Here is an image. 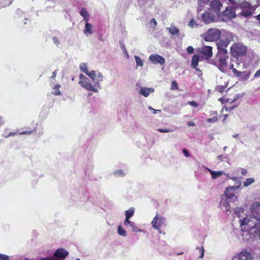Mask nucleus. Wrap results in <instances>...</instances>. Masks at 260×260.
<instances>
[{"label": "nucleus", "instance_id": "f257e3e1", "mask_svg": "<svg viewBox=\"0 0 260 260\" xmlns=\"http://www.w3.org/2000/svg\"><path fill=\"white\" fill-rule=\"evenodd\" d=\"M233 181L236 182V185L226 187L224 194L221 196V200L220 205L222 207L225 208L226 211H231V209L233 208L230 204L237 200V197L235 196V191L240 188L241 186V181L239 178L234 177L232 178Z\"/></svg>", "mask_w": 260, "mask_h": 260}, {"label": "nucleus", "instance_id": "f03ea898", "mask_svg": "<svg viewBox=\"0 0 260 260\" xmlns=\"http://www.w3.org/2000/svg\"><path fill=\"white\" fill-rule=\"evenodd\" d=\"M239 221L243 231H248L250 234L260 238V222L253 224V221L247 217L240 219Z\"/></svg>", "mask_w": 260, "mask_h": 260}, {"label": "nucleus", "instance_id": "7ed1b4c3", "mask_svg": "<svg viewBox=\"0 0 260 260\" xmlns=\"http://www.w3.org/2000/svg\"><path fill=\"white\" fill-rule=\"evenodd\" d=\"M228 54L217 53L216 57L212 60V63L217 67L222 73L226 72Z\"/></svg>", "mask_w": 260, "mask_h": 260}, {"label": "nucleus", "instance_id": "20e7f679", "mask_svg": "<svg viewBox=\"0 0 260 260\" xmlns=\"http://www.w3.org/2000/svg\"><path fill=\"white\" fill-rule=\"evenodd\" d=\"M236 8L241 9V12L238 14V15L245 17L251 16L255 10L254 6H251L250 4L246 1L239 3Z\"/></svg>", "mask_w": 260, "mask_h": 260}, {"label": "nucleus", "instance_id": "39448f33", "mask_svg": "<svg viewBox=\"0 0 260 260\" xmlns=\"http://www.w3.org/2000/svg\"><path fill=\"white\" fill-rule=\"evenodd\" d=\"M219 20L226 22L236 17V15L235 9L232 7H227L225 10L218 14Z\"/></svg>", "mask_w": 260, "mask_h": 260}, {"label": "nucleus", "instance_id": "423d86ee", "mask_svg": "<svg viewBox=\"0 0 260 260\" xmlns=\"http://www.w3.org/2000/svg\"><path fill=\"white\" fill-rule=\"evenodd\" d=\"M221 35V30L216 28H211L205 34L204 40L207 42L217 41Z\"/></svg>", "mask_w": 260, "mask_h": 260}, {"label": "nucleus", "instance_id": "0eeeda50", "mask_svg": "<svg viewBox=\"0 0 260 260\" xmlns=\"http://www.w3.org/2000/svg\"><path fill=\"white\" fill-rule=\"evenodd\" d=\"M231 51L234 56H242L247 52V47L242 44L235 43L231 47Z\"/></svg>", "mask_w": 260, "mask_h": 260}, {"label": "nucleus", "instance_id": "6e6552de", "mask_svg": "<svg viewBox=\"0 0 260 260\" xmlns=\"http://www.w3.org/2000/svg\"><path fill=\"white\" fill-rule=\"evenodd\" d=\"M80 81L79 82V84L83 88H85L87 90L91 91L96 93L99 92V90L95 88L89 81L88 78L81 74L79 76Z\"/></svg>", "mask_w": 260, "mask_h": 260}, {"label": "nucleus", "instance_id": "1a4fd4ad", "mask_svg": "<svg viewBox=\"0 0 260 260\" xmlns=\"http://www.w3.org/2000/svg\"><path fill=\"white\" fill-rule=\"evenodd\" d=\"M252 258L253 255L250 252L243 250L235 256L232 260H252Z\"/></svg>", "mask_w": 260, "mask_h": 260}, {"label": "nucleus", "instance_id": "9d476101", "mask_svg": "<svg viewBox=\"0 0 260 260\" xmlns=\"http://www.w3.org/2000/svg\"><path fill=\"white\" fill-rule=\"evenodd\" d=\"M233 73L235 76L240 78V80L243 81L247 80L250 75V72L249 71L241 72L238 71L237 69H233Z\"/></svg>", "mask_w": 260, "mask_h": 260}, {"label": "nucleus", "instance_id": "9b49d317", "mask_svg": "<svg viewBox=\"0 0 260 260\" xmlns=\"http://www.w3.org/2000/svg\"><path fill=\"white\" fill-rule=\"evenodd\" d=\"M229 43L226 41H224L222 39L220 40L216 43V46L218 49V53H224L228 54L226 47L229 45Z\"/></svg>", "mask_w": 260, "mask_h": 260}, {"label": "nucleus", "instance_id": "f8f14e48", "mask_svg": "<svg viewBox=\"0 0 260 260\" xmlns=\"http://www.w3.org/2000/svg\"><path fill=\"white\" fill-rule=\"evenodd\" d=\"M251 211L255 219L257 220H260V203L258 202L253 203L251 207Z\"/></svg>", "mask_w": 260, "mask_h": 260}, {"label": "nucleus", "instance_id": "ddd939ff", "mask_svg": "<svg viewBox=\"0 0 260 260\" xmlns=\"http://www.w3.org/2000/svg\"><path fill=\"white\" fill-rule=\"evenodd\" d=\"M149 58L150 61L154 64L159 63L160 65H163L165 63V59L162 56L157 54L150 55Z\"/></svg>", "mask_w": 260, "mask_h": 260}, {"label": "nucleus", "instance_id": "4468645a", "mask_svg": "<svg viewBox=\"0 0 260 260\" xmlns=\"http://www.w3.org/2000/svg\"><path fill=\"white\" fill-rule=\"evenodd\" d=\"M164 222L165 218L162 217H158L156 215L151 221L152 226L155 229L159 230Z\"/></svg>", "mask_w": 260, "mask_h": 260}, {"label": "nucleus", "instance_id": "2eb2a0df", "mask_svg": "<svg viewBox=\"0 0 260 260\" xmlns=\"http://www.w3.org/2000/svg\"><path fill=\"white\" fill-rule=\"evenodd\" d=\"M222 5L219 0H212L210 3V9L216 12L217 14L220 12Z\"/></svg>", "mask_w": 260, "mask_h": 260}, {"label": "nucleus", "instance_id": "dca6fc26", "mask_svg": "<svg viewBox=\"0 0 260 260\" xmlns=\"http://www.w3.org/2000/svg\"><path fill=\"white\" fill-rule=\"evenodd\" d=\"M221 37L224 38L222 39L223 40L226 41L229 43H230L231 41L234 40L235 35L229 31L223 29L221 30Z\"/></svg>", "mask_w": 260, "mask_h": 260}, {"label": "nucleus", "instance_id": "f3484780", "mask_svg": "<svg viewBox=\"0 0 260 260\" xmlns=\"http://www.w3.org/2000/svg\"><path fill=\"white\" fill-rule=\"evenodd\" d=\"M203 21L207 24L210 23L214 21V15L208 12H204L202 15Z\"/></svg>", "mask_w": 260, "mask_h": 260}, {"label": "nucleus", "instance_id": "a211bd4d", "mask_svg": "<svg viewBox=\"0 0 260 260\" xmlns=\"http://www.w3.org/2000/svg\"><path fill=\"white\" fill-rule=\"evenodd\" d=\"M201 53L206 56L208 59L212 56V48L210 46H205L201 48Z\"/></svg>", "mask_w": 260, "mask_h": 260}, {"label": "nucleus", "instance_id": "6ab92c4d", "mask_svg": "<svg viewBox=\"0 0 260 260\" xmlns=\"http://www.w3.org/2000/svg\"><path fill=\"white\" fill-rule=\"evenodd\" d=\"M154 91V89L153 88L142 87L139 91V94L144 96L145 97H147L151 92H153Z\"/></svg>", "mask_w": 260, "mask_h": 260}, {"label": "nucleus", "instance_id": "aec40b11", "mask_svg": "<svg viewBox=\"0 0 260 260\" xmlns=\"http://www.w3.org/2000/svg\"><path fill=\"white\" fill-rule=\"evenodd\" d=\"M205 169L208 170L211 174L212 176V178L213 179H216L218 177H220L221 175L224 174V171H212L207 168H205Z\"/></svg>", "mask_w": 260, "mask_h": 260}, {"label": "nucleus", "instance_id": "412c9836", "mask_svg": "<svg viewBox=\"0 0 260 260\" xmlns=\"http://www.w3.org/2000/svg\"><path fill=\"white\" fill-rule=\"evenodd\" d=\"M103 80V76L101 73L100 72H96V81H95V86L98 88H100L101 86L100 84V82H102Z\"/></svg>", "mask_w": 260, "mask_h": 260}, {"label": "nucleus", "instance_id": "4be33fe9", "mask_svg": "<svg viewBox=\"0 0 260 260\" xmlns=\"http://www.w3.org/2000/svg\"><path fill=\"white\" fill-rule=\"evenodd\" d=\"M80 14L83 17L85 21H88L89 18V14L86 8H82L80 12Z\"/></svg>", "mask_w": 260, "mask_h": 260}, {"label": "nucleus", "instance_id": "5701e85b", "mask_svg": "<svg viewBox=\"0 0 260 260\" xmlns=\"http://www.w3.org/2000/svg\"><path fill=\"white\" fill-rule=\"evenodd\" d=\"M169 32L172 35H176L179 34V30L178 28L174 25H172L170 27H167Z\"/></svg>", "mask_w": 260, "mask_h": 260}, {"label": "nucleus", "instance_id": "b1692460", "mask_svg": "<svg viewBox=\"0 0 260 260\" xmlns=\"http://www.w3.org/2000/svg\"><path fill=\"white\" fill-rule=\"evenodd\" d=\"M199 61V56L197 55L193 56L191 60V66L192 68H196L198 66Z\"/></svg>", "mask_w": 260, "mask_h": 260}, {"label": "nucleus", "instance_id": "393cba45", "mask_svg": "<svg viewBox=\"0 0 260 260\" xmlns=\"http://www.w3.org/2000/svg\"><path fill=\"white\" fill-rule=\"evenodd\" d=\"M86 23H85V30H84V34H86V33H89V34H92V31H91V29H92V24H91L90 23H89L88 22V21H85Z\"/></svg>", "mask_w": 260, "mask_h": 260}, {"label": "nucleus", "instance_id": "a878e982", "mask_svg": "<svg viewBox=\"0 0 260 260\" xmlns=\"http://www.w3.org/2000/svg\"><path fill=\"white\" fill-rule=\"evenodd\" d=\"M86 75L87 76H88L92 79V82L94 84V86H95L96 72L95 71H92L90 72H88Z\"/></svg>", "mask_w": 260, "mask_h": 260}, {"label": "nucleus", "instance_id": "bb28decb", "mask_svg": "<svg viewBox=\"0 0 260 260\" xmlns=\"http://www.w3.org/2000/svg\"><path fill=\"white\" fill-rule=\"evenodd\" d=\"M134 214V208H131L125 211V218H130Z\"/></svg>", "mask_w": 260, "mask_h": 260}, {"label": "nucleus", "instance_id": "cd10ccee", "mask_svg": "<svg viewBox=\"0 0 260 260\" xmlns=\"http://www.w3.org/2000/svg\"><path fill=\"white\" fill-rule=\"evenodd\" d=\"M79 68L82 72H83L86 74L88 72L87 67V64L85 63H82L80 64Z\"/></svg>", "mask_w": 260, "mask_h": 260}, {"label": "nucleus", "instance_id": "c85d7f7f", "mask_svg": "<svg viewBox=\"0 0 260 260\" xmlns=\"http://www.w3.org/2000/svg\"><path fill=\"white\" fill-rule=\"evenodd\" d=\"M254 182V179L253 178H248L243 183V185L245 187H247Z\"/></svg>", "mask_w": 260, "mask_h": 260}, {"label": "nucleus", "instance_id": "c756f323", "mask_svg": "<svg viewBox=\"0 0 260 260\" xmlns=\"http://www.w3.org/2000/svg\"><path fill=\"white\" fill-rule=\"evenodd\" d=\"M135 59L136 62V64L137 66H143V61L141 59V58L137 55H135Z\"/></svg>", "mask_w": 260, "mask_h": 260}, {"label": "nucleus", "instance_id": "7c9ffc66", "mask_svg": "<svg viewBox=\"0 0 260 260\" xmlns=\"http://www.w3.org/2000/svg\"><path fill=\"white\" fill-rule=\"evenodd\" d=\"M118 233L120 236H126V231L120 225L118 227Z\"/></svg>", "mask_w": 260, "mask_h": 260}, {"label": "nucleus", "instance_id": "2f4dec72", "mask_svg": "<svg viewBox=\"0 0 260 260\" xmlns=\"http://www.w3.org/2000/svg\"><path fill=\"white\" fill-rule=\"evenodd\" d=\"M60 85L58 84H56L54 87V89L55 90V91L53 92V94L55 95H60V91L59 90Z\"/></svg>", "mask_w": 260, "mask_h": 260}, {"label": "nucleus", "instance_id": "473e14b6", "mask_svg": "<svg viewBox=\"0 0 260 260\" xmlns=\"http://www.w3.org/2000/svg\"><path fill=\"white\" fill-rule=\"evenodd\" d=\"M239 104H235V105H233V103L232 104H231V103H230V106H228V107H226L225 108V110L226 111H229L230 112L231 111H232V110H233L234 109H235V108H236L238 106Z\"/></svg>", "mask_w": 260, "mask_h": 260}, {"label": "nucleus", "instance_id": "72a5a7b5", "mask_svg": "<svg viewBox=\"0 0 260 260\" xmlns=\"http://www.w3.org/2000/svg\"><path fill=\"white\" fill-rule=\"evenodd\" d=\"M197 249H199L201 255L199 256V258H202L204 257V248L203 246H201V247H197Z\"/></svg>", "mask_w": 260, "mask_h": 260}, {"label": "nucleus", "instance_id": "f704fd0d", "mask_svg": "<svg viewBox=\"0 0 260 260\" xmlns=\"http://www.w3.org/2000/svg\"><path fill=\"white\" fill-rule=\"evenodd\" d=\"M157 131L160 133H171L173 130L169 128H159Z\"/></svg>", "mask_w": 260, "mask_h": 260}, {"label": "nucleus", "instance_id": "c9c22d12", "mask_svg": "<svg viewBox=\"0 0 260 260\" xmlns=\"http://www.w3.org/2000/svg\"><path fill=\"white\" fill-rule=\"evenodd\" d=\"M244 93H241V94H236L235 95V98L233 100V101L232 102H231V104H232L235 101H236V100L239 99H241L242 98L243 96H244Z\"/></svg>", "mask_w": 260, "mask_h": 260}, {"label": "nucleus", "instance_id": "e433bc0d", "mask_svg": "<svg viewBox=\"0 0 260 260\" xmlns=\"http://www.w3.org/2000/svg\"><path fill=\"white\" fill-rule=\"evenodd\" d=\"M198 4L201 7H204L209 0H198Z\"/></svg>", "mask_w": 260, "mask_h": 260}, {"label": "nucleus", "instance_id": "4c0bfd02", "mask_svg": "<svg viewBox=\"0 0 260 260\" xmlns=\"http://www.w3.org/2000/svg\"><path fill=\"white\" fill-rule=\"evenodd\" d=\"M150 24L152 27H155L157 25L156 20L154 18H152L150 20Z\"/></svg>", "mask_w": 260, "mask_h": 260}, {"label": "nucleus", "instance_id": "58836bf2", "mask_svg": "<svg viewBox=\"0 0 260 260\" xmlns=\"http://www.w3.org/2000/svg\"><path fill=\"white\" fill-rule=\"evenodd\" d=\"M120 47H121L122 50L124 52V53L127 54V58H128V53L127 52V50H126V48L124 46V44L123 43H122L121 42H120Z\"/></svg>", "mask_w": 260, "mask_h": 260}, {"label": "nucleus", "instance_id": "ea45409f", "mask_svg": "<svg viewBox=\"0 0 260 260\" xmlns=\"http://www.w3.org/2000/svg\"><path fill=\"white\" fill-rule=\"evenodd\" d=\"M178 88V84L177 82L175 81H173L171 85V89H177Z\"/></svg>", "mask_w": 260, "mask_h": 260}, {"label": "nucleus", "instance_id": "a19ab883", "mask_svg": "<svg viewBox=\"0 0 260 260\" xmlns=\"http://www.w3.org/2000/svg\"><path fill=\"white\" fill-rule=\"evenodd\" d=\"M129 218H125V220L124 221V224L125 225H129L131 226L132 224L133 223V222H132L129 220Z\"/></svg>", "mask_w": 260, "mask_h": 260}, {"label": "nucleus", "instance_id": "79ce46f5", "mask_svg": "<svg viewBox=\"0 0 260 260\" xmlns=\"http://www.w3.org/2000/svg\"><path fill=\"white\" fill-rule=\"evenodd\" d=\"M0 259L1 260H9V256L7 255L0 253Z\"/></svg>", "mask_w": 260, "mask_h": 260}, {"label": "nucleus", "instance_id": "37998d69", "mask_svg": "<svg viewBox=\"0 0 260 260\" xmlns=\"http://www.w3.org/2000/svg\"><path fill=\"white\" fill-rule=\"evenodd\" d=\"M217 158L221 161H224L225 160H223V158L225 159L229 160V158L226 156H223L222 155H218L217 157Z\"/></svg>", "mask_w": 260, "mask_h": 260}, {"label": "nucleus", "instance_id": "c03bdc74", "mask_svg": "<svg viewBox=\"0 0 260 260\" xmlns=\"http://www.w3.org/2000/svg\"><path fill=\"white\" fill-rule=\"evenodd\" d=\"M132 229L133 231L137 232H140L141 231L138 229V227L135 226L134 224V223L131 225Z\"/></svg>", "mask_w": 260, "mask_h": 260}, {"label": "nucleus", "instance_id": "a18cd8bd", "mask_svg": "<svg viewBox=\"0 0 260 260\" xmlns=\"http://www.w3.org/2000/svg\"><path fill=\"white\" fill-rule=\"evenodd\" d=\"M115 175H119L120 176H124L123 172L121 170H117L114 172Z\"/></svg>", "mask_w": 260, "mask_h": 260}, {"label": "nucleus", "instance_id": "49530a36", "mask_svg": "<svg viewBox=\"0 0 260 260\" xmlns=\"http://www.w3.org/2000/svg\"><path fill=\"white\" fill-rule=\"evenodd\" d=\"M52 41H53V43L55 44V45H59V41L56 37H54L52 38Z\"/></svg>", "mask_w": 260, "mask_h": 260}, {"label": "nucleus", "instance_id": "de8ad7c7", "mask_svg": "<svg viewBox=\"0 0 260 260\" xmlns=\"http://www.w3.org/2000/svg\"><path fill=\"white\" fill-rule=\"evenodd\" d=\"M187 51L188 53H192L194 51V49L192 46H188L187 48Z\"/></svg>", "mask_w": 260, "mask_h": 260}, {"label": "nucleus", "instance_id": "09e8293b", "mask_svg": "<svg viewBox=\"0 0 260 260\" xmlns=\"http://www.w3.org/2000/svg\"><path fill=\"white\" fill-rule=\"evenodd\" d=\"M183 153L186 157L190 156L189 152L186 149L184 148L183 149Z\"/></svg>", "mask_w": 260, "mask_h": 260}, {"label": "nucleus", "instance_id": "8fccbe9b", "mask_svg": "<svg viewBox=\"0 0 260 260\" xmlns=\"http://www.w3.org/2000/svg\"><path fill=\"white\" fill-rule=\"evenodd\" d=\"M255 78L260 77V69L257 70L254 75Z\"/></svg>", "mask_w": 260, "mask_h": 260}, {"label": "nucleus", "instance_id": "3c124183", "mask_svg": "<svg viewBox=\"0 0 260 260\" xmlns=\"http://www.w3.org/2000/svg\"><path fill=\"white\" fill-rule=\"evenodd\" d=\"M193 68L194 69L196 70V71L198 72L199 76H201L202 75V71L199 68L196 67V68Z\"/></svg>", "mask_w": 260, "mask_h": 260}, {"label": "nucleus", "instance_id": "603ef678", "mask_svg": "<svg viewBox=\"0 0 260 260\" xmlns=\"http://www.w3.org/2000/svg\"><path fill=\"white\" fill-rule=\"evenodd\" d=\"M189 104L194 107H196L198 106V104L194 101L189 102Z\"/></svg>", "mask_w": 260, "mask_h": 260}, {"label": "nucleus", "instance_id": "864d4df0", "mask_svg": "<svg viewBox=\"0 0 260 260\" xmlns=\"http://www.w3.org/2000/svg\"><path fill=\"white\" fill-rule=\"evenodd\" d=\"M187 124L188 126H193L195 125V123L192 121H188Z\"/></svg>", "mask_w": 260, "mask_h": 260}, {"label": "nucleus", "instance_id": "5fc2aeb1", "mask_svg": "<svg viewBox=\"0 0 260 260\" xmlns=\"http://www.w3.org/2000/svg\"><path fill=\"white\" fill-rule=\"evenodd\" d=\"M194 24L195 21L193 19L191 20V21L189 22V25L192 27Z\"/></svg>", "mask_w": 260, "mask_h": 260}, {"label": "nucleus", "instance_id": "6e6d98bb", "mask_svg": "<svg viewBox=\"0 0 260 260\" xmlns=\"http://www.w3.org/2000/svg\"><path fill=\"white\" fill-rule=\"evenodd\" d=\"M217 120L216 118H209L207 119V121L210 122H214Z\"/></svg>", "mask_w": 260, "mask_h": 260}, {"label": "nucleus", "instance_id": "4d7b16f0", "mask_svg": "<svg viewBox=\"0 0 260 260\" xmlns=\"http://www.w3.org/2000/svg\"><path fill=\"white\" fill-rule=\"evenodd\" d=\"M225 87L223 86H221L219 88V92H222L224 90Z\"/></svg>", "mask_w": 260, "mask_h": 260}, {"label": "nucleus", "instance_id": "13d9d810", "mask_svg": "<svg viewBox=\"0 0 260 260\" xmlns=\"http://www.w3.org/2000/svg\"><path fill=\"white\" fill-rule=\"evenodd\" d=\"M246 173H247V171H246V169H242L241 170V174H242V175H245L246 174Z\"/></svg>", "mask_w": 260, "mask_h": 260}, {"label": "nucleus", "instance_id": "bf43d9fd", "mask_svg": "<svg viewBox=\"0 0 260 260\" xmlns=\"http://www.w3.org/2000/svg\"><path fill=\"white\" fill-rule=\"evenodd\" d=\"M56 71H54L53 73H52V76H51V78H54L56 77Z\"/></svg>", "mask_w": 260, "mask_h": 260}, {"label": "nucleus", "instance_id": "052dcab7", "mask_svg": "<svg viewBox=\"0 0 260 260\" xmlns=\"http://www.w3.org/2000/svg\"><path fill=\"white\" fill-rule=\"evenodd\" d=\"M31 133V132H27V131H24V132H22L20 133V134L21 135H25V134H30Z\"/></svg>", "mask_w": 260, "mask_h": 260}, {"label": "nucleus", "instance_id": "680f3d73", "mask_svg": "<svg viewBox=\"0 0 260 260\" xmlns=\"http://www.w3.org/2000/svg\"><path fill=\"white\" fill-rule=\"evenodd\" d=\"M15 135V133H12V132H11L9 134V135L7 136H6V138H8L9 137H10L11 136H13Z\"/></svg>", "mask_w": 260, "mask_h": 260}, {"label": "nucleus", "instance_id": "e2e57ef3", "mask_svg": "<svg viewBox=\"0 0 260 260\" xmlns=\"http://www.w3.org/2000/svg\"><path fill=\"white\" fill-rule=\"evenodd\" d=\"M153 113L154 114H156L157 113V111L158 112H160V110H155V109H153Z\"/></svg>", "mask_w": 260, "mask_h": 260}, {"label": "nucleus", "instance_id": "0e129e2a", "mask_svg": "<svg viewBox=\"0 0 260 260\" xmlns=\"http://www.w3.org/2000/svg\"><path fill=\"white\" fill-rule=\"evenodd\" d=\"M238 136H239V135H238V134H235V135H233L232 136V137H233V138H237Z\"/></svg>", "mask_w": 260, "mask_h": 260}, {"label": "nucleus", "instance_id": "69168bd1", "mask_svg": "<svg viewBox=\"0 0 260 260\" xmlns=\"http://www.w3.org/2000/svg\"><path fill=\"white\" fill-rule=\"evenodd\" d=\"M230 68L232 70V71L233 72V69H235L234 68V65L232 64L230 66Z\"/></svg>", "mask_w": 260, "mask_h": 260}, {"label": "nucleus", "instance_id": "338daca9", "mask_svg": "<svg viewBox=\"0 0 260 260\" xmlns=\"http://www.w3.org/2000/svg\"><path fill=\"white\" fill-rule=\"evenodd\" d=\"M148 109L150 110H153L154 109L151 107V106H149L148 107Z\"/></svg>", "mask_w": 260, "mask_h": 260}, {"label": "nucleus", "instance_id": "774afa93", "mask_svg": "<svg viewBox=\"0 0 260 260\" xmlns=\"http://www.w3.org/2000/svg\"><path fill=\"white\" fill-rule=\"evenodd\" d=\"M235 214H236V215H237L239 218L240 217H239V213H237V212H235Z\"/></svg>", "mask_w": 260, "mask_h": 260}]
</instances>
